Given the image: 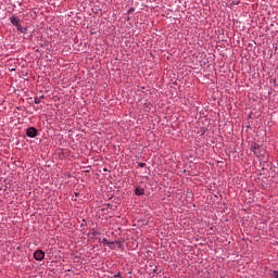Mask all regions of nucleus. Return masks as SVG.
Listing matches in <instances>:
<instances>
[{"instance_id":"4","label":"nucleus","mask_w":278,"mask_h":278,"mask_svg":"<svg viewBox=\"0 0 278 278\" xmlns=\"http://www.w3.org/2000/svg\"><path fill=\"white\" fill-rule=\"evenodd\" d=\"M10 23L14 25V27H17L21 24V20L16 17L15 15H12L10 17Z\"/></svg>"},{"instance_id":"15","label":"nucleus","mask_w":278,"mask_h":278,"mask_svg":"<svg viewBox=\"0 0 278 278\" xmlns=\"http://www.w3.org/2000/svg\"><path fill=\"white\" fill-rule=\"evenodd\" d=\"M76 197H79V193H75Z\"/></svg>"},{"instance_id":"5","label":"nucleus","mask_w":278,"mask_h":278,"mask_svg":"<svg viewBox=\"0 0 278 278\" xmlns=\"http://www.w3.org/2000/svg\"><path fill=\"white\" fill-rule=\"evenodd\" d=\"M135 194H136V197H142V195H144V189H143V188H140V187L136 188V189H135Z\"/></svg>"},{"instance_id":"13","label":"nucleus","mask_w":278,"mask_h":278,"mask_svg":"<svg viewBox=\"0 0 278 278\" xmlns=\"http://www.w3.org/2000/svg\"><path fill=\"white\" fill-rule=\"evenodd\" d=\"M153 273H157V267H155V268L153 269Z\"/></svg>"},{"instance_id":"7","label":"nucleus","mask_w":278,"mask_h":278,"mask_svg":"<svg viewBox=\"0 0 278 278\" xmlns=\"http://www.w3.org/2000/svg\"><path fill=\"white\" fill-rule=\"evenodd\" d=\"M138 166H139L140 168H144V166H147V163H138Z\"/></svg>"},{"instance_id":"10","label":"nucleus","mask_w":278,"mask_h":278,"mask_svg":"<svg viewBox=\"0 0 278 278\" xmlns=\"http://www.w3.org/2000/svg\"><path fill=\"white\" fill-rule=\"evenodd\" d=\"M91 236H99V231L93 230V231L91 232Z\"/></svg>"},{"instance_id":"3","label":"nucleus","mask_w":278,"mask_h":278,"mask_svg":"<svg viewBox=\"0 0 278 278\" xmlns=\"http://www.w3.org/2000/svg\"><path fill=\"white\" fill-rule=\"evenodd\" d=\"M34 258L37 261V262H42L45 260V251L42 250H37L35 251L34 253Z\"/></svg>"},{"instance_id":"14","label":"nucleus","mask_w":278,"mask_h":278,"mask_svg":"<svg viewBox=\"0 0 278 278\" xmlns=\"http://www.w3.org/2000/svg\"><path fill=\"white\" fill-rule=\"evenodd\" d=\"M103 170H104V173H106L108 168H104Z\"/></svg>"},{"instance_id":"12","label":"nucleus","mask_w":278,"mask_h":278,"mask_svg":"<svg viewBox=\"0 0 278 278\" xmlns=\"http://www.w3.org/2000/svg\"><path fill=\"white\" fill-rule=\"evenodd\" d=\"M130 12H134V8H130V9H129L128 14H129Z\"/></svg>"},{"instance_id":"9","label":"nucleus","mask_w":278,"mask_h":278,"mask_svg":"<svg viewBox=\"0 0 278 278\" xmlns=\"http://www.w3.org/2000/svg\"><path fill=\"white\" fill-rule=\"evenodd\" d=\"M34 103L38 105L40 103V98H35Z\"/></svg>"},{"instance_id":"6","label":"nucleus","mask_w":278,"mask_h":278,"mask_svg":"<svg viewBox=\"0 0 278 278\" xmlns=\"http://www.w3.org/2000/svg\"><path fill=\"white\" fill-rule=\"evenodd\" d=\"M17 30L21 31V34H25V31H27V28L23 27V25H17Z\"/></svg>"},{"instance_id":"2","label":"nucleus","mask_w":278,"mask_h":278,"mask_svg":"<svg viewBox=\"0 0 278 278\" xmlns=\"http://www.w3.org/2000/svg\"><path fill=\"white\" fill-rule=\"evenodd\" d=\"M26 136L28 138H36V136H38V129H36V127H28L26 129Z\"/></svg>"},{"instance_id":"11","label":"nucleus","mask_w":278,"mask_h":278,"mask_svg":"<svg viewBox=\"0 0 278 278\" xmlns=\"http://www.w3.org/2000/svg\"><path fill=\"white\" fill-rule=\"evenodd\" d=\"M103 242H105L106 244H112V242L108 241V239H103Z\"/></svg>"},{"instance_id":"8","label":"nucleus","mask_w":278,"mask_h":278,"mask_svg":"<svg viewBox=\"0 0 278 278\" xmlns=\"http://www.w3.org/2000/svg\"><path fill=\"white\" fill-rule=\"evenodd\" d=\"M273 277H274V278H278V270H274V271H273Z\"/></svg>"},{"instance_id":"1","label":"nucleus","mask_w":278,"mask_h":278,"mask_svg":"<svg viewBox=\"0 0 278 278\" xmlns=\"http://www.w3.org/2000/svg\"><path fill=\"white\" fill-rule=\"evenodd\" d=\"M251 151H253V153H254V155H256V157H264V155H266V150H264L257 143H253L251 146Z\"/></svg>"}]
</instances>
